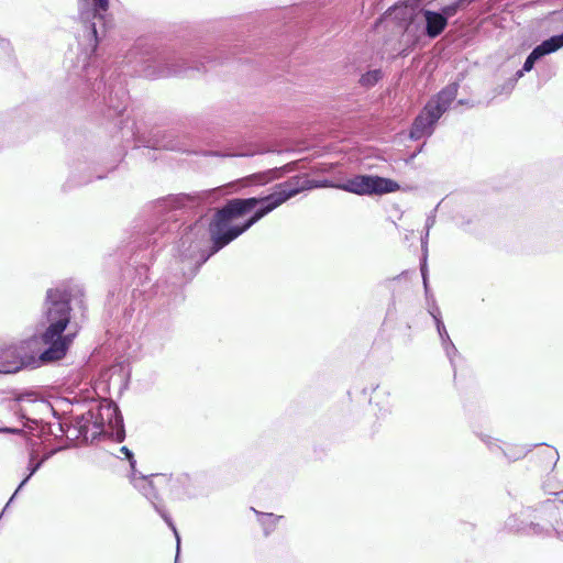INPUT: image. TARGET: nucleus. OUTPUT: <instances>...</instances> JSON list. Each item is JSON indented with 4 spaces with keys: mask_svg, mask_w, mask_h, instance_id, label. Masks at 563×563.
<instances>
[{
    "mask_svg": "<svg viewBox=\"0 0 563 563\" xmlns=\"http://www.w3.org/2000/svg\"><path fill=\"white\" fill-rule=\"evenodd\" d=\"M323 187H333L360 196L384 195L399 189L396 181L374 175H356L339 184L329 180L314 181L305 175L291 177L276 185L275 190L268 196L233 199L219 210L209 227L212 241L211 253L228 245L264 216L299 192Z\"/></svg>",
    "mask_w": 563,
    "mask_h": 563,
    "instance_id": "1",
    "label": "nucleus"
},
{
    "mask_svg": "<svg viewBox=\"0 0 563 563\" xmlns=\"http://www.w3.org/2000/svg\"><path fill=\"white\" fill-rule=\"evenodd\" d=\"M70 295L59 288L48 289L40 321L44 329L41 336H32L20 345L19 356L22 365L31 364L37 357L40 362L62 360L76 336V331L65 333L70 323Z\"/></svg>",
    "mask_w": 563,
    "mask_h": 563,
    "instance_id": "2",
    "label": "nucleus"
},
{
    "mask_svg": "<svg viewBox=\"0 0 563 563\" xmlns=\"http://www.w3.org/2000/svg\"><path fill=\"white\" fill-rule=\"evenodd\" d=\"M70 295L59 288L48 289L40 321L44 329L41 336H32L20 345L19 356L22 365L31 364L37 357L40 362L62 360L76 336V331L65 333L70 323Z\"/></svg>",
    "mask_w": 563,
    "mask_h": 563,
    "instance_id": "3",
    "label": "nucleus"
},
{
    "mask_svg": "<svg viewBox=\"0 0 563 563\" xmlns=\"http://www.w3.org/2000/svg\"><path fill=\"white\" fill-rule=\"evenodd\" d=\"M456 93L457 86L452 84L441 90L434 99L430 100L423 111L416 118L410 131V137L419 140L430 135L433 131V125L454 100Z\"/></svg>",
    "mask_w": 563,
    "mask_h": 563,
    "instance_id": "4",
    "label": "nucleus"
},
{
    "mask_svg": "<svg viewBox=\"0 0 563 563\" xmlns=\"http://www.w3.org/2000/svg\"><path fill=\"white\" fill-rule=\"evenodd\" d=\"M85 429V437L95 438L98 434H109L115 437L119 441L123 439V419L114 404H101L97 411H89Z\"/></svg>",
    "mask_w": 563,
    "mask_h": 563,
    "instance_id": "5",
    "label": "nucleus"
},
{
    "mask_svg": "<svg viewBox=\"0 0 563 563\" xmlns=\"http://www.w3.org/2000/svg\"><path fill=\"white\" fill-rule=\"evenodd\" d=\"M12 409L21 417L25 418L29 412H46L51 409L47 401L42 399L33 391L24 393L15 397Z\"/></svg>",
    "mask_w": 563,
    "mask_h": 563,
    "instance_id": "6",
    "label": "nucleus"
},
{
    "mask_svg": "<svg viewBox=\"0 0 563 563\" xmlns=\"http://www.w3.org/2000/svg\"><path fill=\"white\" fill-rule=\"evenodd\" d=\"M561 47H563V33L560 35H554L549 40L543 41L530 53V55L527 57L523 64L522 69L517 73V76L521 77L525 71H530L533 68L534 63L539 58L547 54L553 53Z\"/></svg>",
    "mask_w": 563,
    "mask_h": 563,
    "instance_id": "7",
    "label": "nucleus"
},
{
    "mask_svg": "<svg viewBox=\"0 0 563 563\" xmlns=\"http://www.w3.org/2000/svg\"><path fill=\"white\" fill-rule=\"evenodd\" d=\"M131 481H132L133 486L136 489H139L148 500L152 501V504L157 509V511L161 512L162 517L167 522V525L173 529L176 540H177V552H179L180 538L178 536V532H177L175 526L173 525V522L170 521V519L165 514H163L161 511V509L157 507V505L154 501L157 496L155 493V487H154L153 481L151 478L144 477V476L137 477V476H135V474H133Z\"/></svg>",
    "mask_w": 563,
    "mask_h": 563,
    "instance_id": "8",
    "label": "nucleus"
},
{
    "mask_svg": "<svg viewBox=\"0 0 563 563\" xmlns=\"http://www.w3.org/2000/svg\"><path fill=\"white\" fill-rule=\"evenodd\" d=\"M423 16L427 24V34L430 37L438 36L446 26L448 19L441 13L426 10Z\"/></svg>",
    "mask_w": 563,
    "mask_h": 563,
    "instance_id": "9",
    "label": "nucleus"
},
{
    "mask_svg": "<svg viewBox=\"0 0 563 563\" xmlns=\"http://www.w3.org/2000/svg\"><path fill=\"white\" fill-rule=\"evenodd\" d=\"M431 314L437 323V329H438L439 335L442 340L443 347L446 351L448 356L451 358L452 353H456V349L450 340V336L448 334L445 325L443 324V322L440 319L439 312L438 313L431 312Z\"/></svg>",
    "mask_w": 563,
    "mask_h": 563,
    "instance_id": "10",
    "label": "nucleus"
},
{
    "mask_svg": "<svg viewBox=\"0 0 563 563\" xmlns=\"http://www.w3.org/2000/svg\"><path fill=\"white\" fill-rule=\"evenodd\" d=\"M382 77L383 73L380 69H372L361 76L360 84L363 87H373L382 79Z\"/></svg>",
    "mask_w": 563,
    "mask_h": 563,
    "instance_id": "11",
    "label": "nucleus"
},
{
    "mask_svg": "<svg viewBox=\"0 0 563 563\" xmlns=\"http://www.w3.org/2000/svg\"><path fill=\"white\" fill-rule=\"evenodd\" d=\"M181 71V68L175 64H165V67L161 69L157 74L159 77H167L172 75H177Z\"/></svg>",
    "mask_w": 563,
    "mask_h": 563,
    "instance_id": "12",
    "label": "nucleus"
},
{
    "mask_svg": "<svg viewBox=\"0 0 563 563\" xmlns=\"http://www.w3.org/2000/svg\"><path fill=\"white\" fill-rule=\"evenodd\" d=\"M41 466V462H37L35 465L31 466L30 474L22 481V483L19 485L18 489L13 494V496L10 498L9 503L7 504L5 508L9 506V504L12 501V499L15 497L18 492L25 485V483L30 479V477L38 470Z\"/></svg>",
    "mask_w": 563,
    "mask_h": 563,
    "instance_id": "13",
    "label": "nucleus"
},
{
    "mask_svg": "<svg viewBox=\"0 0 563 563\" xmlns=\"http://www.w3.org/2000/svg\"><path fill=\"white\" fill-rule=\"evenodd\" d=\"M421 275H422L426 292L428 294V290H429V288H428V269H427L426 260L423 261V263L421 265Z\"/></svg>",
    "mask_w": 563,
    "mask_h": 563,
    "instance_id": "14",
    "label": "nucleus"
},
{
    "mask_svg": "<svg viewBox=\"0 0 563 563\" xmlns=\"http://www.w3.org/2000/svg\"><path fill=\"white\" fill-rule=\"evenodd\" d=\"M506 454L509 459L517 460V459H520L521 456H523L526 454V451L523 449H520L519 452H517V453L507 452Z\"/></svg>",
    "mask_w": 563,
    "mask_h": 563,
    "instance_id": "15",
    "label": "nucleus"
},
{
    "mask_svg": "<svg viewBox=\"0 0 563 563\" xmlns=\"http://www.w3.org/2000/svg\"><path fill=\"white\" fill-rule=\"evenodd\" d=\"M121 451H122V452H124V454L126 455V457L130 460L131 466H132V468H133V467H134V463H135V461L133 460V455H132V453H131V452L129 451V449H128V448H125V446H123V448L121 449Z\"/></svg>",
    "mask_w": 563,
    "mask_h": 563,
    "instance_id": "16",
    "label": "nucleus"
},
{
    "mask_svg": "<svg viewBox=\"0 0 563 563\" xmlns=\"http://www.w3.org/2000/svg\"><path fill=\"white\" fill-rule=\"evenodd\" d=\"M432 223H433V220H428V223H427V228H428V230H427V232H426V236H424V238H422V247H426V244H427V238H428V235H429V228L432 225Z\"/></svg>",
    "mask_w": 563,
    "mask_h": 563,
    "instance_id": "17",
    "label": "nucleus"
},
{
    "mask_svg": "<svg viewBox=\"0 0 563 563\" xmlns=\"http://www.w3.org/2000/svg\"><path fill=\"white\" fill-rule=\"evenodd\" d=\"M0 432H5V433H20V432H21V429H15V428H2V429H0Z\"/></svg>",
    "mask_w": 563,
    "mask_h": 563,
    "instance_id": "18",
    "label": "nucleus"
},
{
    "mask_svg": "<svg viewBox=\"0 0 563 563\" xmlns=\"http://www.w3.org/2000/svg\"><path fill=\"white\" fill-rule=\"evenodd\" d=\"M454 12H455V9H454V8H445V9H444V13H445L446 15H452Z\"/></svg>",
    "mask_w": 563,
    "mask_h": 563,
    "instance_id": "19",
    "label": "nucleus"
},
{
    "mask_svg": "<svg viewBox=\"0 0 563 563\" xmlns=\"http://www.w3.org/2000/svg\"><path fill=\"white\" fill-rule=\"evenodd\" d=\"M91 34L95 37V42H97V30L95 23L91 25Z\"/></svg>",
    "mask_w": 563,
    "mask_h": 563,
    "instance_id": "20",
    "label": "nucleus"
},
{
    "mask_svg": "<svg viewBox=\"0 0 563 563\" xmlns=\"http://www.w3.org/2000/svg\"><path fill=\"white\" fill-rule=\"evenodd\" d=\"M90 15H91L90 12H81V18L82 19H87L88 20L90 18Z\"/></svg>",
    "mask_w": 563,
    "mask_h": 563,
    "instance_id": "21",
    "label": "nucleus"
},
{
    "mask_svg": "<svg viewBox=\"0 0 563 563\" xmlns=\"http://www.w3.org/2000/svg\"><path fill=\"white\" fill-rule=\"evenodd\" d=\"M262 517H263V518H272V517H273V515H272V514H262Z\"/></svg>",
    "mask_w": 563,
    "mask_h": 563,
    "instance_id": "22",
    "label": "nucleus"
}]
</instances>
